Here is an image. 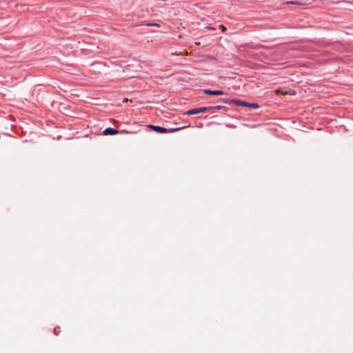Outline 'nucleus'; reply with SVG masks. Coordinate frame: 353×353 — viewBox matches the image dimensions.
Wrapping results in <instances>:
<instances>
[{
  "mask_svg": "<svg viewBox=\"0 0 353 353\" xmlns=\"http://www.w3.org/2000/svg\"><path fill=\"white\" fill-rule=\"evenodd\" d=\"M209 110H210V107H208V106L200 107V108L189 110L185 112V114L193 115V114H196L201 113V112H207Z\"/></svg>",
  "mask_w": 353,
  "mask_h": 353,
  "instance_id": "obj_1",
  "label": "nucleus"
},
{
  "mask_svg": "<svg viewBox=\"0 0 353 353\" xmlns=\"http://www.w3.org/2000/svg\"><path fill=\"white\" fill-rule=\"evenodd\" d=\"M130 133H132V132L125 131V130L119 131L112 128H107L103 132V134H104V135H114V134H130Z\"/></svg>",
  "mask_w": 353,
  "mask_h": 353,
  "instance_id": "obj_2",
  "label": "nucleus"
},
{
  "mask_svg": "<svg viewBox=\"0 0 353 353\" xmlns=\"http://www.w3.org/2000/svg\"><path fill=\"white\" fill-rule=\"evenodd\" d=\"M203 93L208 95H223L224 94V92L222 90H211L209 89H204L203 90Z\"/></svg>",
  "mask_w": 353,
  "mask_h": 353,
  "instance_id": "obj_3",
  "label": "nucleus"
},
{
  "mask_svg": "<svg viewBox=\"0 0 353 353\" xmlns=\"http://www.w3.org/2000/svg\"><path fill=\"white\" fill-rule=\"evenodd\" d=\"M233 103L238 106L246 107L248 105V102L243 100L239 99H233Z\"/></svg>",
  "mask_w": 353,
  "mask_h": 353,
  "instance_id": "obj_4",
  "label": "nucleus"
},
{
  "mask_svg": "<svg viewBox=\"0 0 353 353\" xmlns=\"http://www.w3.org/2000/svg\"><path fill=\"white\" fill-rule=\"evenodd\" d=\"M154 131L158 133H167V128L157 125L154 128Z\"/></svg>",
  "mask_w": 353,
  "mask_h": 353,
  "instance_id": "obj_5",
  "label": "nucleus"
},
{
  "mask_svg": "<svg viewBox=\"0 0 353 353\" xmlns=\"http://www.w3.org/2000/svg\"><path fill=\"white\" fill-rule=\"evenodd\" d=\"M188 127V126H182V127L176 128H169V129L167 128V133H172V132H177V131H179L181 130L185 129V128H186Z\"/></svg>",
  "mask_w": 353,
  "mask_h": 353,
  "instance_id": "obj_6",
  "label": "nucleus"
},
{
  "mask_svg": "<svg viewBox=\"0 0 353 353\" xmlns=\"http://www.w3.org/2000/svg\"><path fill=\"white\" fill-rule=\"evenodd\" d=\"M246 107L256 109V108H259L260 105L255 103L248 102V105Z\"/></svg>",
  "mask_w": 353,
  "mask_h": 353,
  "instance_id": "obj_7",
  "label": "nucleus"
},
{
  "mask_svg": "<svg viewBox=\"0 0 353 353\" xmlns=\"http://www.w3.org/2000/svg\"><path fill=\"white\" fill-rule=\"evenodd\" d=\"M210 110H223V109H226V107L225 106H223V105H215V106H210Z\"/></svg>",
  "mask_w": 353,
  "mask_h": 353,
  "instance_id": "obj_8",
  "label": "nucleus"
},
{
  "mask_svg": "<svg viewBox=\"0 0 353 353\" xmlns=\"http://www.w3.org/2000/svg\"><path fill=\"white\" fill-rule=\"evenodd\" d=\"M233 99H220L218 100V101H222L225 103H233Z\"/></svg>",
  "mask_w": 353,
  "mask_h": 353,
  "instance_id": "obj_9",
  "label": "nucleus"
},
{
  "mask_svg": "<svg viewBox=\"0 0 353 353\" xmlns=\"http://www.w3.org/2000/svg\"><path fill=\"white\" fill-rule=\"evenodd\" d=\"M286 3L287 4H298V3L295 2V1H288Z\"/></svg>",
  "mask_w": 353,
  "mask_h": 353,
  "instance_id": "obj_10",
  "label": "nucleus"
},
{
  "mask_svg": "<svg viewBox=\"0 0 353 353\" xmlns=\"http://www.w3.org/2000/svg\"><path fill=\"white\" fill-rule=\"evenodd\" d=\"M54 334H55L56 335H57V334H58V332H60V330H57V328H54Z\"/></svg>",
  "mask_w": 353,
  "mask_h": 353,
  "instance_id": "obj_11",
  "label": "nucleus"
},
{
  "mask_svg": "<svg viewBox=\"0 0 353 353\" xmlns=\"http://www.w3.org/2000/svg\"><path fill=\"white\" fill-rule=\"evenodd\" d=\"M54 334H55L56 335H57V334H58V332H60V330H57V328H54Z\"/></svg>",
  "mask_w": 353,
  "mask_h": 353,
  "instance_id": "obj_12",
  "label": "nucleus"
},
{
  "mask_svg": "<svg viewBox=\"0 0 353 353\" xmlns=\"http://www.w3.org/2000/svg\"><path fill=\"white\" fill-rule=\"evenodd\" d=\"M157 125H149L148 127L150 128V129H152L154 130V128L156 127Z\"/></svg>",
  "mask_w": 353,
  "mask_h": 353,
  "instance_id": "obj_13",
  "label": "nucleus"
},
{
  "mask_svg": "<svg viewBox=\"0 0 353 353\" xmlns=\"http://www.w3.org/2000/svg\"><path fill=\"white\" fill-rule=\"evenodd\" d=\"M150 26H159V25L157 23H152V24H150Z\"/></svg>",
  "mask_w": 353,
  "mask_h": 353,
  "instance_id": "obj_14",
  "label": "nucleus"
}]
</instances>
